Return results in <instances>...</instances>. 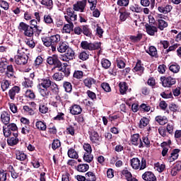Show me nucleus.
I'll return each instance as SVG.
<instances>
[{
    "mask_svg": "<svg viewBox=\"0 0 181 181\" xmlns=\"http://www.w3.org/2000/svg\"><path fill=\"white\" fill-rule=\"evenodd\" d=\"M37 88L39 90V93L42 97H45V98H49V95H51L50 86L52 85V80H50V77L42 78L37 79Z\"/></svg>",
    "mask_w": 181,
    "mask_h": 181,
    "instance_id": "obj_1",
    "label": "nucleus"
},
{
    "mask_svg": "<svg viewBox=\"0 0 181 181\" xmlns=\"http://www.w3.org/2000/svg\"><path fill=\"white\" fill-rule=\"evenodd\" d=\"M42 40L44 46L46 47H51L52 52H56L57 49V45L62 41V37L60 35L56 34L51 36H45L42 37Z\"/></svg>",
    "mask_w": 181,
    "mask_h": 181,
    "instance_id": "obj_2",
    "label": "nucleus"
},
{
    "mask_svg": "<svg viewBox=\"0 0 181 181\" xmlns=\"http://www.w3.org/2000/svg\"><path fill=\"white\" fill-rule=\"evenodd\" d=\"M130 165L134 170H144V169H146V159L145 158H141L139 160L138 158H133L130 160Z\"/></svg>",
    "mask_w": 181,
    "mask_h": 181,
    "instance_id": "obj_3",
    "label": "nucleus"
},
{
    "mask_svg": "<svg viewBox=\"0 0 181 181\" xmlns=\"http://www.w3.org/2000/svg\"><path fill=\"white\" fill-rule=\"evenodd\" d=\"M18 30L20 32H23L24 36H27L28 37H33L35 35L33 27L28 25L25 22H21L19 23Z\"/></svg>",
    "mask_w": 181,
    "mask_h": 181,
    "instance_id": "obj_4",
    "label": "nucleus"
},
{
    "mask_svg": "<svg viewBox=\"0 0 181 181\" xmlns=\"http://www.w3.org/2000/svg\"><path fill=\"white\" fill-rule=\"evenodd\" d=\"M81 47L83 49V50L93 52L101 48V42H88V41L84 40L81 42Z\"/></svg>",
    "mask_w": 181,
    "mask_h": 181,
    "instance_id": "obj_5",
    "label": "nucleus"
},
{
    "mask_svg": "<svg viewBox=\"0 0 181 181\" xmlns=\"http://www.w3.org/2000/svg\"><path fill=\"white\" fill-rule=\"evenodd\" d=\"M47 63L49 66H54L52 70H54L56 69H62V66H63V64L61 62L57 54H53L48 57L47 59Z\"/></svg>",
    "mask_w": 181,
    "mask_h": 181,
    "instance_id": "obj_6",
    "label": "nucleus"
},
{
    "mask_svg": "<svg viewBox=\"0 0 181 181\" xmlns=\"http://www.w3.org/2000/svg\"><path fill=\"white\" fill-rule=\"evenodd\" d=\"M160 80L164 88H170L176 84V78L172 76H161Z\"/></svg>",
    "mask_w": 181,
    "mask_h": 181,
    "instance_id": "obj_7",
    "label": "nucleus"
},
{
    "mask_svg": "<svg viewBox=\"0 0 181 181\" xmlns=\"http://www.w3.org/2000/svg\"><path fill=\"white\" fill-rule=\"evenodd\" d=\"M15 62L18 66H25V64H28V60H29V56L25 52H19L18 51V54L15 56Z\"/></svg>",
    "mask_w": 181,
    "mask_h": 181,
    "instance_id": "obj_8",
    "label": "nucleus"
},
{
    "mask_svg": "<svg viewBox=\"0 0 181 181\" xmlns=\"http://www.w3.org/2000/svg\"><path fill=\"white\" fill-rule=\"evenodd\" d=\"M64 19L68 23H73V22L77 21V14H76L71 7L66 8V15L64 16Z\"/></svg>",
    "mask_w": 181,
    "mask_h": 181,
    "instance_id": "obj_9",
    "label": "nucleus"
},
{
    "mask_svg": "<svg viewBox=\"0 0 181 181\" xmlns=\"http://www.w3.org/2000/svg\"><path fill=\"white\" fill-rule=\"evenodd\" d=\"M75 54L76 53L74 52V50L69 47L65 54L61 55L60 60L62 62H70L71 60L76 59Z\"/></svg>",
    "mask_w": 181,
    "mask_h": 181,
    "instance_id": "obj_10",
    "label": "nucleus"
},
{
    "mask_svg": "<svg viewBox=\"0 0 181 181\" xmlns=\"http://www.w3.org/2000/svg\"><path fill=\"white\" fill-rule=\"evenodd\" d=\"M133 73H136L139 76L144 74L145 71V67H144V64L141 59H137L135 66L132 69Z\"/></svg>",
    "mask_w": 181,
    "mask_h": 181,
    "instance_id": "obj_11",
    "label": "nucleus"
},
{
    "mask_svg": "<svg viewBox=\"0 0 181 181\" xmlns=\"http://www.w3.org/2000/svg\"><path fill=\"white\" fill-rule=\"evenodd\" d=\"M89 134V139L92 144H95L96 145H100V134L96 131H90L88 132Z\"/></svg>",
    "mask_w": 181,
    "mask_h": 181,
    "instance_id": "obj_12",
    "label": "nucleus"
},
{
    "mask_svg": "<svg viewBox=\"0 0 181 181\" xmlns=\"http://www.w3.org/2000/svg\"><path fill=\"white\" fill-rule=\"evenodd\" d=\"M19 93H21V87L14 86L8 90V96L13 101L16 98V94H19Z\"/></svg>",
    "mask_w": 181,
    "mask_h": 181,
    "instance_id": "obj_13",
    "label": "nucleus"
},
{
    "mask_svg": "<svg viewBox=\"0 0 181 181\" xmlns=\"http://www.w3.org/2000/svg\"><path fill=\"white\" fill-rule=\"evenodd\" d=\"M146 32L150 36H155V33H158V28L152 24H145Z\"/></svg>",
    "mask_w": 181,
    "mask_h": 181,
    "instance_id": "obj_14",
    "label": "nucleus"
},
{
    "mask_svg": "<svg viewBox=\"0 0 181 181\" xmlns=\"http://www.w3.org/2000/svg\"><path fill=\"white\" fill-rule=\"evenodd\" d=\"M83 83L87 88H92L93 86L97 84V80L93 77L88 76L86 78L83 79Z\"/></svg>",
    "mask_w": 181,
    "mask_h": 181,
    "instance_id": "obj_15",
    "label": "nucleus"
},
{
    "mask_svg": "<svg viewBox=\"0 0 181 181\" xmlns=\"http://www.w3.org/2000/svg\"><path fill=\"white\" fill-rule=\"evenodd\" d=\"M0 119L4 125H8L11 122V115L7 111H3L1 113Z\"/></svg>",
    "mask_w": 181,
    "mask_h": 181,
    "instance_id": "obj_16",
    "label": "nucleus"
},
{
    "mask_svg": "<svg viewBox=\"0 0 181 181\" xmlns=\"http://www.w3.org/2000/svg\"><path fill=\"white\" fill-rule=\"evenodd\" d=\"M83 112V108L80 105L74 104L70 107V113L71 115H80Z\"/></svg>",
    "mask_w": 181,
    "mask_h": 181,
    "instance_id": "obj_17",
    "label": "nucleus"
},
{
    "mask_svg": "<svg viewBox=\"0 0 181 181\" xmlns=\"http://www.w3.org/2000/svg\"><path fill=\"white\" fill-rule=\"evenodd\" d=\"M13 137L7 139V144L8 146H15V145H18L19 144V134L18 133H13Z\"/></svg>",
    "mask_w": 181,
    "mask_h": 181,
    "instance_id": "obj_18",
    "label": "nucleus"
},
{
    "mask_svg": "<svg viewBox=\"0 0 181 181\" xmlns=\"http://www.w3.org/2000/svg\"><path fill=\"white\" fill-rule=\"evenodd\" d=\"M151 148V141L148 136H143L141 139H139V148Z\"/></svg>",
    "mask_w": 181,
    "mask_h": 181,
    "instance_id": "obj_19",
    "label": "nucleus"
},
{
    "mask_svg": "<svg viewBox=\"0 0 181 181\" xmlns=\"http://www.w3.org/2000/svg\"><path fill=\"white\" fill-rule=\"evenodd\" d=\"M172 9H173V6L169 4H162L161 6L158 7V11L160 13H169L172 11Z\"/></svg>",
    "mask_w": 181,
    "mask_h": 181,
    "instance_id": "obj_20",
    "label": "nucleus"
},
{
    "mask_svg": "<svg viewBox=\"0 0 181 181\" xmlns=\"http://www.w3.org/2000/svg\"><path fill=\"white\" fill-rule=\"evenodd\" d=\"M141 177L145 181L156 180V176H155V174H153V173H152L151 171H146V172H145L142 175Z\"/></svg>",
    "mask_w": 181,
    "mask_h": 181,
    "instance_id": "obj_21",
    "label": "nucleus"
},
{
    "mask_svg": "<svg viewBox=\"0 0 181 181\" xmlns=\"http://www.w3.org/2000/svg\"><path fill=\"white\" fill-rule=\"evenodd\" d=\"M146 53H148L149 56L151 57H155V59H158L159 57V54H158V49H156V47L155 46H150L148 48V50H146Z\"/></svg>",
    "mask_w": 181,
    "mask_h": 181,
    "instance_id": "obj_22",
    "label": "nucleus"
},
{
    "mask_svg": "<svg viewBox=\"0 0 181 181\" xmlns=\"http://www.w3.org/2000/svg\"><path fill=\"white\" fill-rule=\"evenodd\" d=\"M180 152V149L175 148L172 151L170 156L168 157V160L170 163L175 162L179 158V153Z\"/></svg>",
    "mask_w": 181,
    "mask_h": 181,
    "instance_id": "obj_23",
    "label": "nucleus"
},
{
    "mask_svg": "<svg viewBox=\"0 0 181 181\" xmlns=\"http://www.w3.org/2000/svg\"><path fill=\"white\" fill-rule=\"evenodd\" d=\"M6 76L8 78H12V77H15V69H13V66L12 64L6 66Z\"/></svg>",
    "mask_w": 181,
    "mask_h": 181,
    "instance_id": "obj_24",
    "label": "nucleus"
},
{
    "mask_svg": "<svg viewBox=\"0 0 181 181\" xmlns=\"http://www.w3.org/2000/svg\"><path fill=\"white\" fill-rule=\"evenodd\" d=\"M68 48H69V45H67V44H66V42H63L62 40H61L59 43L57 45V51L59 53L66 52Z\"/></svg>",
    "mask_w": 181,
    "mask_h": 181,
    "instance_id": "obj_25",
    "label": "nucleus"
},
{
    "mask_svg": "<svg viewBox=\"0 0 181 181\" xmlns=\"http://www.w3.org/2000/svg\"><path fill=\"white\" fill-rule=\"evenodd\" d=\"M155 121L158 122L159 125H166L169 120L166 116L158 115L155 117Z\"/></svg>",
    "mask_w": 181,
    "mask_h": 181,
    "instance_id": "obj_26",
    "label": "nucleus"
},
{
    "mask_svg": "<svg viewBox=\"0 0 181 181\" xmlns=\"http://www.w3.org/2000/svg\"><path fill=\"white\" fill-rule=\"evenodd\" d=\"M42 22L47 25L48 26H52L54 22L53 21V17L50 14H45L43 16Z\"/></svg>",
    "mask_w": 181,
    "mask_h": 181,
    "instance_id": "obj_27",
    "label": "nucleus"
},
{
    "mask_svg": "<svg viewBox=\"0 0 181 181\" xmlns=\"http://www.w3.org/2000/svg\"><path fill=\"white\" fill-rule=\"evenodd\" d=\"M16 159H17V160H21V162H23L24 160H26L28 159V155L23 153V151H16Z\"/></svg>",
    "mask_w": 181,
    "mask_h": 181,
    "instance_id": "obj_28",
    "label": "nucleus"
},
{
    "mask_svg": "<svg viewBox=\"0 0 181 181\" xmlns=\"http://www.w3.org/2000/svg\"><path fill=\"white\" fill-rule=\"evenodd\" d=\"M73 29H74V23H68V24H65L62 28L64 33H71L73 32Z\"/></svg>",
    "mask_w": 181,
    "mask_h": 181,
    "instance_id": "obj_29",
    "label": "nucleus"
},
{
    "mask_svg": "<svg viewBox=\"0 0 181 181\" xmlns=\"http://www.w3.org/2000/svg\"><path fill=\"white\" fill-rule=\"evenodd\" d=\"M119 93L122 95L124 94H127V91H128V83L127 82H120L119 83Z\"/></svg>",
    "mask_w": 181,
    "mask_h": 181,
    "instance_id": "obj_30",
    "label": "nucleus"
},
{
    "mask_svg": "<svg viewBox=\"0 0 181 181\" xmlns=\"http://www.w3.org/2000/svg\"><path fill=\"white\" fill-rule=\"evenodd\" d=\"M39 112L41 114H47V112H49V107H47V104L43 102H40Z\"/></svg>",
    "mask_w": 181,
    "mask_h": 181,
    "instance_id": "obj_31",
    "label": "nucleus"
},
{
    "mask_svg": "<svg viewBox=\"0 0 181 181\" xmlns=\"http://www.w3.org/2000/svg\"><path fill=\"white\" fill-rule=\"evenodd\" d=\"M142 37H144V35L142 33H138L136 35H130L129 40L132 43H138V42L142 40Z\"/></svg>",
    "mask_w": 181,
    "mask_h": 181,
    "instance_id": "obj_32",
    "label": "nucleus"
},
{
    "mask_svg": "<svg viewBox=\"0 0 181 181\" xmlns=\"http://www.w3.org/2000/svg\"><path fill=\"white\" fill-rule=\"evenodd\" d=\"M82 33L88 37H90L91 35H93L91 29L88 25H82Z\"/></svg>",
    "mask_w": 181,
    "mask_h": 181,
    "instance_id": "obj_33",
    "label": "nucleus"
},
{
    "mask_svg": "<svg viewBox=\"0 0 181 181\" xmlns=\"http://www.w3.org/2000/svg\"><path fill=\"white\" fill-rule=\"evenodd\" d=\"M63 88H64V91L69 94H71V93L73 91V85H71V83L69 81L63 82Z\"/></svg>",
    "mask_w": 181,
    "mask_h": 181,
    "instance_id": "obj_34",
    "label": "nucleus"
},
{
    "mask_svg": "<svg viewBox=\"0 0 181 181\" xmlns=\"http://www.w3.org/2000/svg\"><path fill=\"white\" fill-rule=\"evenodd\" d=\"M160 97L162 98H164L165 100H169L170 98H173V93L172 91L169 90H166L160 94Z\"/></svg>",
    "mask_w": 181,
    "mask_h": 181,
    "instance_id": "obj_35",
    "label": "nucleus"
},
{
    "mask_svg": "<svg viewBox=\"0 0 181 181\" xmlns=\"http://www.w3.org/2000/svg\"><path fill=\"white\" fill-rule=\"evenodd\" d=\"M88 169H90V165H88V164H79L77 167H76V170L78 172H81V173H84L86 172H87V170H88Z\"/></svg>",
    "mask_w": 181,
    "mask_h": 181,
    "instance_id": "obj_36",
    "label": "nucleus"
},
{
    "mask_svg": "<svg viewBox=\"0 0 181 181\" xmlns=\"http://www.w3.org/2000/svg\"><path fill=\"white\" fill-rule=\"evenodd\" d=\"M169 70L172 71V73L177 74L179 71H180V65H178L176 62L171 64L169 66Z\"/></svg>",
    "mask_w": 181,
    "mask_h": 181,
    "instance_id": "obj_37",
    "label": "nucleus"
},
{
    "mask_svg": "<svg viewBox=\"0 0 181 181\" xmlns=\"http://www.w3.org/2000/svg\"><path fill=\"white\" fill-rule=\"evenodd\" d=\"M35 127L39 131H46V129L47 128L46 123L41 120L36 122Z\"/></svg>",
    "mask_w": 181,
    "mask_h": 181,
    "instance_id": "obj_38",
    "label": "nucleus"
},
{
    "mask_svg": "<svg viewBox=\"0 0 181 181\" xmlns=\"http://www.w3.org/2000/svg\"><path fill=\"white\" fill-rule=\"evenodd\" d=\"M148 124H149V119L144 117L140 119L139 127L141 129H142L145 127H148Z\"/></svg>",
    "mask_w": 181,
    "mask_h": 181,
    "instance_id": "obj_39",
    "label": "nucleus"
},
{
    "mask_svg": "<svg viewBox=\"0 0 181 181\" xmlns=\"http://www.w3.org/2000/svg\"><path fill=\"white\" fill-rule=\"evenodd\" d=\"M58 71H62L64 73V77H70L71 69L70 68H63V66H61V68H58Z\"/></svg>",
    "mask_w": 181,
    "mask_h": 181,
    "instance_id": "obj_40",
    "label": "nucleus"
},
{
    "mask_svg": "<svg viewBox=\"0 0 181 181\" xmlns=\"http://www.w3.org/2000/svg\"><path fill=\"white\" fill-rule=\"evenodd\" d=\"M119 13L120 14L119 20L121 21V22H125V21H127V18H129V15H131L130 13L127 11H121V10H119Z\"/></svg>",
    "mask_w": 181,
    "mask_h": 181,
    "instance_id": "obj_41",
    "label": "nucleus"
},
{
    "mask_svg": "<svg viewBox=\"0 0 181 181\" xmlns=\"http://www.w3.org/2000/svg\"><path fill=\"white\" fill-rule=\"evenodd\" d=\"M49 88L54 94H59V85L56 83L55 82L52 81L51 85L49 86Z\"/></svg>",
    "mask_w": 181,
    "mask_h": 181,
    "instance_id": "obj_42",
    "label": "nucleus"
},
{
    "mask_svg": "<svg viewBox=\"0 0 181 181\" xmlns=\"http://www.w3.org/2000/svg\"><path fill=\"white\" fill-rule=\"evenodd\" d=\"M25 43L30 49H35V46H36V43L35 42V40L33 37H30V38H26Z\"/></svg>",
    "mask_w": 181,
    "mask_h": 181,
    "instance_id": "obj_43",
    "label": "nucleus"
},
{
    "mask_svg": "<svg viewBox=\"0 0 181 181\" xmlns=\"http://www.w3.org/2000/svg\"><path fill=\"white\" fill-rule=\"evenodd\" d=\"M52 78L55 81H62V80H64V75L62 72H56L53 74Z\"/></svg>",
    "mask_w": 181,
    "mask_h": 181,
    "instance_id": "obj_44",
    "label": "nucleus"
},
{
    "mask_svg": "<svg viewBox=\"0 0 181 181\" xmlns=\"http://www.w3.org/2000/svg\"><path fill=\"white\" fill-rule=\"evenodd\" d=\"M86 181H97L95 174L91 171L86 173Z\"/></svg>",
    "mask_w": 181,
    "mask_h": 181,
    "instance_id": "obj_45",
    "label": "nucleus"
},
{
    "mask_svg": "<svg viewBox=\"0 0 181 181\" xmlns=\"http://www.w3.org/2000/svg\"><path fill=\"white\" fill-rule=\"evenodd\" d=\"M131 141L132 145H134V146H138L139 145V134H134L131 136Z\"/></svg>",
    "mask_w": 181,
    "mask_h": 181,
    "instance_id": "obj_46",
    "label": "nucleus"
},
{
    "mask_svg": "<svg viewBox=\"0 0 181 181\" xmlns=\"http://www.w3.org/2000/svg\"><path fill=\"white\" fill-rule=\"evenodd\" d=\"M94 159V156L91 153H85L83 155V160L88 163H91Z\"/></svg>",
    "mask_w": 181,
    "mask_h": 181,
    "instance_id": "obj_47",
    "label": "nucleus"
},
{
    "mask_svg": "<svg viewBox=\"0 0 181 181\" xmlns=\"http://www.w3.org/2000/svg\"><path fill=\"white\" fill-rule=\"evenodd\" d=\"M129 9L132 12H136V13H141L143 11L142 7L138 4L131 5Z\"/></svg>",
    "mask_w": 181,
    "mask_h": 181,
    "instance_id": "obj_48",
    "label": "nucleus"
},
{
    "mask_svg": "<svg viewBox=\"0 0 181 181\" xmlns=\"http://www.w3.org/2000/svg\"><path fill=\"white\" fill-rule=\"evenodd\" d=\"M41 5L47 7V9H52L53 8V0H42Z\"/></svg>",
    "mask_w": 181,
    "mask_h": 181,
    "instance_id": "obj_49",
    "label": "nucleus"
},
{
    "mask_svg": "<svg viewBox=\"0 0 181 181\" xmlns=\"http://www.w3.org/2000/svg\"><path fill=\"white\" fill-rule=\"evenodd\" d=\"M9 86H11V83L6 79H4L1 82V88L2 91H6L8 88H9Z\"/></svg>",
    "mask_w": 181,
    "mask_h": 181,
    "instance_id": "obj_50",
    "label": "nucleus"
},
{
    "mask_svg": "<svg viewBox=\"0 0 181 181\" xmlns=\"http://www.w3.org/2000/svg\"><path fill=\"white\" fill-rule=\"evenodd\" d=\"M22 86L25 88H29L33 86V81L30 80L29 78H25V81L22 83Z\"/></svg>",
    "mask_w": 181,
    "mask_h": 181,
    "instance_id": "obj_51",
    "label": "nucleus"
},
{
    "mask_svg": "<svg viewBox=\"0 0 181 181\" xmlns=\"http://www.w3.org/2000/svg\"><path fill=\"white\" fill-rule=\"evenodd\" d=\"M68 156L71 159H78V154L74 151L73 148H71L68 151Z\"/></svg>",
    "mask_w": 181,
    "mask_h": 181,
    "instance_id": "obj_52",
    "label": "nucleus"
},
{
    "mask_svg": "<svg viewBox=\"0 0 181 181\" xmlns=\"http://www.w3.org/2000/svg\"><path fill=\"white\" fill-rule=\"evenodd\" d=\"M7 128L11 129L13 132V134H19V132L18 131V126L15 123H8L7 124Z\"/></svg>",
    "mask_w": 181,
    "mask_h": 181,
    "instance_id": "obj_53",
    "label": "nucleus"
},
{
    "mask_svg": "<svg viewBox=\"0 0 181 181\" xmlns=\"http://www.w3.org/2000/svg\"><path fill=\"white\" fill-rule=\"evenodd\" d=\"M158 29L160 30H163L165 28H168V22L165 21V20L163 19H158Z\"/></svg>",
    "mask_w": 181,
    "mask_h": 181,
    "instance_id": "obj_54",
    "label": "nucleus"
},
{
    "mask_svg": "<svg viewBox=\"0 0 181 181\" xmlns=\"http://www.w3.org/2000/svg\"><path fill=\"white\" fill-rule=\"evenodd\" d=\"M101 65L103 69H110V67H111V62L107 59L103 58L101 60Z\"/></svg>",
    "mask_w": 181,
    "mask_h": 181,
    "instance_id": "obj_55",
    "label": "nucleus"
},
{
    "mask_svg": "<svg viewBox=\"0 0 181 181\" xmlns=\"http://www.w3.org/2000/svg\"><path fill=\"white\" fill-rule=\"evenodd\" d=\"M78 57L81 60H83V62H84L86 60H88V59L90 57V54L87 51H83L79 54Z\"/></svg>",
    "mask_w": 181,
    "mask_h": 181,
    "instance_id": "obj_56",
    "label": "nucleus"
},
{
    "mask_svg": "<svg viewBox=\"0 0 181 181\" xmlns=\"http://www.w3.org/2000/svg\"><path fill=\"white\" fill-rule=\"evenodd\" d=\"M62 146V143L60 142V140L56 139H54L52 144V148L53 151H56V149H59Z\"/></svg>",
    "mask_w": 181,
    "mask_h": 181,
    "instance_id": "obj_57",
    "label": "nucleus"
},
{
    "mask_svg": "<svg viewBox=\"0 0 181 181\" xmlns=\"http://www.w3.org/2000/svg\"><path fill=\"white\" fill-rule=\"evenodd\" d=\"M168 108L171 112H179V105H176L175 103H171L168 105Z\"/></svg>",
    "mask_w": 181,
    "mask_h": 181,
    "instance_id": "obj_58",
    "label": "nucleus"
},
{
    "mask_svg": "<svg viewBox=\"0 0 181 181\" xmlns=\"http://www.w3.org/2000/svg\"><path fill=\"white\" fill-rule=\"evenodd\" d=\"M77 4L79 6L81 12H84V9H86V6H87V0L77 1Z\"/></svg>",
    "mask_w": 181,
    "mask_h": 181,
    "instance_id": "obj_59",
    "label": "nucleus"
},
{
    "mask_svg": "<svg viewBox=\"0 0 181 181\" xmlns=\"http://www.w3.org/2000/svg\"><path fill=\"white\" fill-rule=\"evenodd\" d=\"M154 166L159 173H162V172H163V170H165L166 168V165L165 164H160L159 163H156Z\"/></svg>",
    "mask_w": 181,
    "mask_h": 181,
    "instance_id": "obj_60",
    "label": "nucleus"
},
{
    "mask_svg": "<svg viewBox=\"0 0 181 181\" xmlns=\"http://www.w3.org/2000/svg\"><path fill=\"white\" fill-rule=\"evenodd\" d=\"M100 87L105 91V93H111V86H110V83L103 82L101 83Z\"/></svg>",
    "mask_w": 181,
    "mask_h": 181,
    "instance_id": "obj_61",
    "label": "nucleus"
},
{
    "mask_svg": "<svg viewBox=\"0 0 181 181\" xmlns=\"http://www.w3.org/2000/svg\"><path fill=\"white\" fill-rule=\"evenodd\" d=\"M84 73L83 71H78L76 70L74 72L73 78H76L77 80H81V78H83Z\"/></svg>",
    "mask_w": 181,
    "mask_h": 181,
    "instance_id": "obj_62",
    "label": "nucleus"
},
{
    "mask_svg": "<svg viewBox=\"0 0 181 181\" xmlns=\"http://www.w3.org/2000/svg\"><path fill=\"white\" fill-rule=\"evenodd\" d=\"M66 134L67 135H71V136H74L76 135V130L74 129V127L72 125H69L66 127Z\"/></svg>",
    "mask_w": 181,
    "mask_h": 181,
    "instance_id": "obj_63",
    "label": "nucleus"
},
{
    "mask_svg": "<svg viewBox=\"0 0 181 181\" xmlns=\"http://www.w3.org/2000/svg\"><path fill=\"white\" fill-rule=\"evenodd\" d=\"M8 180V173L5 170H0V181Z\"/></svg>",
    "mask_w": 181,
    "mask_h": 181,
    "instance_id": "obj_64",
    "label": "nucleus"
}]
</instances>
